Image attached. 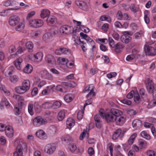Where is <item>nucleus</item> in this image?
I'll use <instances>...</instances> for the list:
<instances>
[{
  "instance_id": "obj_1",
  "label": "nucleus",
  "mask_w": 156,
  "mask_h": 156,
  "mask_svg": "<svg viewBox=\"0 0 156 156\" xmlns=\"http://www.w3.org/2000/svg\"><path fill=\"white\" fill-rule=\"evenodd\" d=\"M122 112L120 110L112 108L110 109V111L105 113L104 118L108 123L113 122H115L117 115H122Z\"/></svg>"
},
{
  "instance_id": "obj_2",
  "label": "nucleus",
  "mask_w": 156,
  "mask_h": 156,
  "mask_svg": "<svg viewBox=\"0 0 156 156\" xmlns=\"http://www.w3.org/2000/svg\"><path fill=\"white\" fill-rule=\"evenodd\" d=\"M145 83L147 91L150 93H152L153 97H154V94L156 93V87H154L152 80L147 78L145 80Z\"/></svg>"
},
{
  "instance_id": "obj_3",
  "label": "nucleus",
  "mask_w": 156,
  "mask_h": 156,
  "mask_svg": "<svg viewBox=\"0 0 156 156\" xmlns=\"http://www.w3.org/2000/svg\"><path fill=\"white\" fill-rule=\"evenodd\" d=\"M27 149V145L26 143L21 142L16 147V151L13 153V156H22L23 150Z\"/></svg>"
},
{
  "instance_id": "obj_4",
  "label": "nucleus",
  "mask_w": 156,
  "mask_h": 156,
  "mask_svg": "<svg viewBox=\"0 0 156 156\" xmlns=\"http://www.w3.org/2000/svg\"><path fill=\"white\" fill-rule=\"evenodd\" d=\"M144 51L146 54L148 55H156V49L150 46L146 45L145 46Z\"/></svg>"
},
{
  "instance_id": "obj_5",
  "label": "nucleus",
  "mask_w": 156,
  "mask_h": 156,
  "mask_svg": "<svg viewBox=\"0 0 156 156\" xmlns=\"http://www.w3.org/2000/svg\"><path fill=\"white\" fill-rule=\"evenodd\" d=\"M20 21V19L18 16L14 15L11 16L9 18V23L12 26L14 27L18 24Z\"/></svg>"
},
{
  "instance_id": "obj_6",
  "label": "nucleus",
  "mask_w": 156,
  "mask_h": 156,
  "mask_svg": "<svg viewBox=\"0 0 156 156\" xmlns=\"http://www.w3.org/2000/svg\"><path fill=\"white\" fill-rule=\"evenodd\" d=\"M46 121L41 116L36 117L33 120V124L36 126H39L45 123Z\"/></svg>"
},
{
  "instance_id": "obj_7",
  "label": "nucleus",
  "mask_w": 156,
  "mask_h": 156,
  "mask_svg": "<svg viewBox=\"0 0 156 156\" xmlns=\"http://www.w3.org/2000/svg\"><path fill=\"white\" fill-rule=\"evenodd\" d=\"M93 87V85L90 84L88 87H87L85 88L84 91H83L84 92L90 91L87 95L88 98L91 99L95 95V93L94 91Z\"/></svg>"
},
{
  "instance_id": "obj_8",
  "label": "nucleus",
  "mask_w": 156,
  "mask_h": 156,
  "mask_svg": "<svg viewBox=\"0 0 156 156\" xmlns=\"http://www.w3.org/2000/svg\"><path fill=\"white\" fill-rule=\"evenodd\" d=\"M73 31V29L71 26L65 25L60 27L59 30L61 33L66 34H71L72 30Z\"/></svg>"
},
{
  "instance_id": "obj_9",
  "label": "nucleus",
  "mask_w": 156,
  "mask_h": 156,
  "mask_svg": "<svg viewBox=\"0 0 156 156\" xmlns=\"http://www.w3.org/2000/svg\"><path fill=\"white\" fill-rule=\"evenodd\" d=\"M56 149V147L53 144H48L44 148V151L48 154H52Z\"/></svg>"
},
{
  "instance_id": "obj_10",
  "label": "nucleus",
  "mask_w": 156,
  "mask_h": 156,
  "mask_svg": "<svg viewBox=\"0 0 156 156\" xmlns=\"http://www.w3.org/2000/svg\"><path fill=\"white\" fill-rule=\"evenodd\" d=\"M36 135L38 138L42 140H46L48 138L47 134L41 129L38 130L36 132Z\"/></svg>"
},
{
  "instance_id": "obj_11",
  "label": "nucleus",
  "mask_w": 156,
  "mask_h": 156,
  "mask_svg": "<svg viewBox=\"0 0 156 156\" xmlns=\"http://www.w3.org/2000/svg\"><path fill=\"white\" fill-rule=\"evenodd\" d=\"M122 115H118L116 116L115 122L119 126H122L125 122L126 118L125 116H121Z\"/></svg>"
},
{
  "instance_id": "obj_12",
  "label": "nucleus",
  "mask_w": 156,
  "mask_h": 156,
  "mask_svg": "<svg viewBox=\"0 0 156 156\" xmlns=\"http://www.w3.org/2000/svg\"><path fill=\"white\" fill-rule=\"evenodd\" d=\"M76 4L81 9L84 10H87L88 9V6L87 3L82 1H77Z\"/></svg>"
},
{
  "instance_id": "obj_13",
  "label": "nucleus",
  "mask_w": 156,
  "mask_h": 156,
  "mask_svg": "<svg viewBox=\"0 0 156 156\" xmlns=\"http://www.w3.org/2000/svg\"><path fill=\"white\" fill-rule=\"evenodd\" d=\"M5 131L6 135L9 137H12L13 135V130L10 126H6L5 128Z\"/></svg>"
},
{
  "instance_id": "obj_14",
  "label": "nucleus",
  "mask_w": 156,
  "mask_h": 156,
  "mask_svg": "<svg viewBox=\"0 0 156 156\" xmlns=\"http://www.w3.org/2000/svg\"><path fill=\"white\" fill-rule=\"evenodd\" d=\"M94 120L97 127L98 129L100 128L102 125L101 121V117L99 114L96 115L95 116Z\"/></svg>"
},
{
  "instance_id": "obj_15",
  "label": "nucleus",
  "mask_w": 156,
  "mask_h": 156,
  "mask_svg": "<svg viewBox=\"0 0 156 156\" xmlns=\"http://www.w3.org/2000/svg\"><path fill=\"white\" fill-rule=\"evenodd\" d=\"M124 133V132L122 133L121 129H118L115 131L112 136V139L113 140H115L121 134L123 136Z\"/></svg>"
},
{
  "instance_id": "obj_16",
  "label": "nucleus",
  "mask_w": 156,
  "mask_h": 156,
  "mask_svg": "<svg viewBox=\"0 0 156 156\" xmlns=\"http://www.w3.org/2000/svg\"><path fill=\"white\" fill-rule=\"evenodd\" d=\"M43 57V53L41 52H37L36 54L34 55L35 61L37 62H41L42 59Z\"/></svg>"
},
{
  "instance_id": "obj_17",
  "label": "nucleus",
  "mask_w": 156,
  "mask_h": 156,
  "mask_svg": "<svg viewBox=\"0 0 156 156\" xmlns=\"http://www.w3.org/2000/svg\"><path fill=\"white\" fill-rule=\"evenodd\" d=\"M62 84L64 86L69 87H76V83L73 81H68L67 82H64Z\"/></svg>"
},
{
  "instance_id": "obj_18",
  "label": "nucleus",
  "mask_w": 156,
  "mask_h": 156,
  "mask_svg": "<svg viewBox=\"0 0 156 156\" xmlns=\"http://www.w3.org/2000/svg\"><path fill=\"white\" fill-rule=\"evenodd\" d=\"M15 90L16 93L18 94H21L25 93L28 90L23 87V86H18L16 87L15 88Z\"/></svg>"
},
{
  "instance_id": "obj_19",
  "label": "nucleus",
  "mask_w": 156,
  "mask_h": 156,
  "mask_svg": "<svg viewBox=\"0 0 156 156\" xmlns=\"http://www.w3.org/2000/svg\"><path fill=\"white\" fill-rule=\"evenodd\" d=\"M23 61L22 59L21 58H19L17 59L15 62V65L17 69L20 70L21 69L22 66L21 63Z\"/></svg>"
},
{
  "instance_id": "obj_20",
  "label": "nucleus",
  "mask_w": 156,
  "mask_h": 156,
  "mask_svg": "<svg viewBox=\"0 0 156 156\" xmlns=\"http://www.w3.org/2000/svg\"><path fill=\"white\" fill-rule=\"evenodd\" d=\"M46 61L48 63L53 64L55 63V60L54 57L51 55H48L45 58Z\"/></svg>"
},
{
  "instance_id": "obj_21",
  "label": "nucleus",
  "mask_w": 156,
  "mask_h": 156,
  "mask_svg": "<svg viewBox=\"0 0 156 156\" xmlns=\"http://www.w3.org/2000/svg\"><path fill=\"white\" fill-rule=\"evenodd\" d=\"M124 46L121 44L120 43H118L115 45V51L117 53H119L121 51V49H122Z\"/></svg>"
},
{
  "instance_id": "obj_22",
  "label": "nucleus",
  "mask_w": 156,
  "mask_h": 156,
  "mask_svg": "<svg viewBox=\"0 0 156 156\" xmlns=\"http://www.w3.org/2000/svg\"><path fill=\"white\" fill-rule=\"evenodd\" d=\"M142 122L140 120L136 119L134 120L132 122L133 127H139L142 125Z\"/></svg>"
},
{
  "instance_id": "obj_23",
  "label": "nucleus",
  "mask_w": 156,
  "mask_h": 156,
  "mask_svg": "<svg viewBox=\"0 0 156 156\" xmlns=\"http://www.w3.org/2000/svg\"><path fill=\"white\" fill-rule=\"evenodd\" d=\"M133 54L128 55L126 58V59L127 61H130L133 60L135 58V55L138 53V51H136L135 49H133L132 50Z\"/></svg>"
},
{
  "instance_id": "obj_24",
  "label": "nucleus",
  "mask_w": 156,
  "mask_h": 156,
  "mask_svg": "<svg viewBox=\"0 0 156 156\" xmlns=\"http://www.w3.org/2000/svg\"><path fill=\"white\" fill-rule=\"evenodd\" d=\"M50 15V12L49 10L46 9H43L40 14L42 18L44 19L46 17Z\"/></svg>"
},
{
  "instance_id": "obj_25",
  "label": "nucleus",
  "mask_w": 156,
  "mask_h": 156,
  "mask_svg": "<svg viewBox=\"0 0 156 156\" xmlns=\"http://www.w3.org/2000/svg\"><path fill=\"white\" fill-rule=\"evenodd\" d=\"M58 28L56 26L53 27L51 29L50 32H49L51 34V35L52 36L57 34L58 33Z\"/></svg>"
},
{
  "instance_id": "obj_26",
  "label": "nucleus",
  "mask_w": 156,
  "mask_h": 156,
  "mask_svg": "<svg viewBox=\"0 0 156 156\" xmlns=\"http://www.w3.org/2000/svg\"><path fill=\"white\" fill-rule=\"evenodd\" d=\"M33 69L32 66L28 64L23 69V72L26 73H30L32 71Z\"/></svg>"
},
{
  "instance_id": "obj_27",
  "label": "nucleus",
  "mask_w": 156,
  "mask_h": 156,
  "mask_svg": "<svg viewBox=\"0 0 156 156\" xmlns=\"http://www.w3.org/2000/svg\"><path fill=\"white\" fill-rule=\"evenodd\" d=\"M52 37L51 34L49 32L43 35V40L45 42H48L50 41Z\"/></svg>"
},
{
  "instance_id": "obj_28",
  "label": "nucleus",
  "mask_w": 156,
  "mask_h": 156,
  "mask_svg": "<svg viewBox=\"0 0 156 156\" xmlns=\"http://www.w3.org/2000/svg\"><path fill=\"white\" fill-rule=\"evenodd\" d=\"M26 46L28 51L29 52H32L33 44L32 42L29 41L26 43Z\"/></svg>"
},
{
  "instance_id": "obj_29",
  "label": "nucleus",
  "mask_w": 156,
  "mask_h": 156,
  "mask_svg": "<svg viewBox=\"0 0 156 156\" xmlns=\"http://www.w3.org/2000/svg\"><path fill=\"white\" fill-rule=\"evenodd\" d=\"M67 51H68V50H67L66 48H61L58 49H57L55 50V53L57 55H59L62 54H63L64 52Z\"/></svg>"
},
{
  "instance_id": "obj_30",
  "label": "nucleus",
  "mask_w": 156,
  "mask_h": 156,
  "mask_svg": "<svg viewBox=\"0 0 156 156\" xmlns=\"http://www.w3.org/2000/svg\"><path fill=\"white\" fill-rule=\"evenodd\" d=\"M18 24V25L15 27V30L18 31H22L24 27V23L20 21Z\"/></svg>"
},
{
  "instance_id": "obj_31",
  "label": "nucleus",
  "mask_w": 156,
  "mask_h": 156,
  "mask_svg": "<svg viewBox=\"0 0 156 156\" xmlns=\"http://www.w3.org/2000/svg\"><path fill=\"white\" fill-rule=\"evenodd\" d=\"M46 21L48 24L49 25L53 24L56 23L57 21V20L54 17H48L47 18Z\"/></svg>"
},
{
  "instance_id": "obj_32",
  "label": "nucleus",
  "mask_w": 156,
  "mask_h": 156,
  "mask_svg": "<svg viewBox=\"0 0 156 156\" xmlns=\"http://www.w3.org/2000/svg\"><path fill=\"white\" fill-rule=\"evenodd\" d=\"M63 85H58L56 86V90L62 92L66 93V88Z\"/></svg>"
},
{
  "instance_id": "obj_33",
  "label": "nucleus",
  "mask_w": 156,
  "mask_h": 156,
  "mask_svg": "<svg viewBox=\"0 0 156 156\" xmlns=\"http://www.w3.org/2000/svg\"><path fill=\"white\" fill-rule=\"evenodd\" d=\"M66 124L67 126L71 128L75 125V120L71 118H68L66 121Z\"/></svg>"
},
{
  "instance_id": "obj_34",
  "label": "nucleus",
  "mask_w": 156,
  "mask_h": 156,
  "mask_svg": "<svg viewBox=\"0 0 156 156\" xmlns=\"http://www.w3.org/2000/svg\"><path fill=\"white\" fill-rule=\"evenodd\" d=\"M136 135V133H134L131 136L128 140V144L129 145H131L133 144Z\"/></svg>"
},
{
  "instance_id": "obj_35",
  "label": "nucleus",
  "mask_w": 156,
  "mask_h": 156,
  "mask_svg": "<svg viewBox=\"0 0 156 156\" xmlns=\"http://www.w3.org/2000/svg\"><path fill=\"white\" fill-rule=\"evenodd\" d=\"M65 116V113L64 111H61L58 113V119L59 121L63 120Z\"/></svg>"
},
{
  "instance_id": "obj_36",
  "label": "nucleus",
  "mask_w": 156,
  "mask_h": 156,
  "mask_svg": "<svg viewBox=\"0 0 156 156\" xmlns=\"http://www.w3.org/2000/svg\"><path fill=\"white\" fill-rule=\"evenodd\" d=\"M22 86L23 87L25 88L26 90H28L29 89L30 87V82L28 80H24L22 83Z\"/></svg>"
},
{
  "instance_id": "obj_37",
  "label": "nucleus",
  "mask_w": 156,
  "mask_h": 156,
  "mask_svg": "<svg viewBox=\"0 0 156 156\" xmlns=\"http://www.w3.org/2000/svg\"><path fill=\"white\" fill-rule=\"evenodd\" d=\"M121 41L123 43L127 44L130 42L132 39L131 37H129L128 38H127L126 36H124V37H121Z\"/></svg>"
},
{
  "instance_id": "obj_38",
  "label": "nucleus",
  "mask_w": 156,
  "mask_h": 156,
  "mask_svg": "<svg viewBox=\"0 0 156 156\" xmlns=\"http://www.w3.org/2000/svg\"><path fill=\"white\" fill-rule=\"evenodd\" d=\"M144 20L145 23L148 24L149 23L150 20L149 16H148V11L147 10H145L144 12Z\"/></svg>"
},
{
  "instance_id": "obj_39",
  "label": "nucleus",
  "mask_w": 156,
  "mask_h": 156,
  "mask_svg": "<svg viewBox=\"0 0 156 156\" xmlns=\"http://www.w3.org/2000/svg\"><path fill=\"white\" fill-rule=\"evenodd\" d=\"M141 136L144 138L148 140H149L151 138L150 135L147 134V133L145 131H143L141 133Z\"/></svg>"
},
{
  "instance_id": "obj_40",
  "label": "nucleus",
  "mask_w": 156,
  "mask_h": 156,
  "mask_svg": "<svg viewBox=\"0 0 156 156\" xmlns=\"http://www.w3.org/2000/svg\"><path fill=\"white\" fill-rule=\"evenodd\" d=\"M42 107L46 109H48L52 107V104L48 102L44 103L42 105Z\"/></svg>"
},
{
  "instance_id": "obj_41",
  "label": "nucleus",
  "mask_w": 156,
  "mask_h": 156,
  "mask_svg": "<svg viewBox=\"0 0 156 156\" xmlns=\"http://www.w3.org/2000/svg\"><path fill=\"white\" fill-rule=\"evenodd\" d=\"M73 98L72 94H67L65 96L64 100L67 102H69L72 100Z\"/></svg>"
},
{
  "instance_id": "obj_42",
  "label": "nucleus",
  "mask_w": 156,
  "mask_h": 156,
  "mask_svg": "<svg viewBox=\"0 0 156 156\" xmlns=\"http://www.w3.org/2000/svg\"><path fill=\"white\" fill-rule=\"evenodd\" d=\"M109 44L112 48H114L115 47V42L111 37H109L108 39Z\"/></svg>"
},
{
  "instance_id": "obj_43",
  "label": "nucleus",
  "mask_w": 156,
  "mask_h": 156,
  "mask_svg": "<svg viewBox=\"0 0 156 156\" xmlns=\"http://www.w3.org/2000/svg\"><path fill=\"white\" fill-rule=\"evenodd\" d=\"M69 148L70 151L72 152L75 151L77 148L76 145L73 144H69Z\"/></svg>"
},
{
  "instance_id": "obj_44",
  "label": "nucleus",
  "mask_w": 156,
  "mask_h": 156,
  "mask_svg": "<svg viewBox=\"0 0 156 156\" xmlns=\"http://www.w3.org/2000/svg\"><path fill=\"white\" fill-rule=\"evenodd\" d=\"M61 105V103L59 101H56L52 104V107L54 109H57L60 107Z\"/></svg>"
},
{
  "instance_id": "obj_45",
  "label": "nucleus",
  "mask_w": 156,
  "mask_h": 156,
  "mask_svg": "<svg viewBox=\"0 0 156 156\" xmlns=\"http://www.w3.org/2000/svg\"><path fill=\"white\" fill-rule=\"evenodd\" d=\"M87 133V135L86 136L87 138L89 137V133H87V130H84L83 132L81 134L80 136V140H83L85 135L86 134V133Z\"/></svg>"
},
{
  "instance_id": "obj_46",
  "label": "nucleus",
  "mask_w": 156,
  "mask_h": 156,
  "mask_svg": "<svg viewBox=\"0 0 156 156\" xmlns=\"http://www.w3.org/2000/svg\"><path fill=\"white\" fill-rule=\"evenodd\" d=\"M36 19H34L30 20L29 23L31 26L36 28Z\"/></svg>"
},
{
  "instance_id": "obj_47",
  "label": "nucleus",
  "mask_w": 156,
  "mask_h": 156,
  "mask_svg": "<svg viewBox=\"0 0 156 156\" xmlns=\"http://www.w3.org/2000/svg\"><path fill=\"white\" fill-rule=\"evenodd\" d=\"M140 98V96L137 91L135 92L134 95V100L135 102H138Z\"/></svg>"
},
{
  "instance_id": "obj_48",
  "label": "nucleus",
  "mask_w": 156,
  "mask_h": 156,
  "mask_svg": "<svg viewBox=\"0 0 156 156\" xmlns=\"http://www.w3.org/2000/svg\"><path fill=\"white\" fill-rule=\"evenodd\" d=\"M36 28L41 27L44 24L43 21L40 19H36Z\"/></svg>"
},
{
  "instance_id": "obj_49",
  "label": "nucleus",
  "mask_w": 156,
  "mask_h": 156,
  "mask_svg": "<svg viewBox=\"0 0 156 156\" xmlns=\"http://www.w3.org/2000/svg\"><path fill=\"white\" fill-rule=\"evenodd\" d=\"M33 105L32 104H29L28 107V111L29 113L31 115L34 114L33 111Z\"/></svg>"
},
{
  "instance_id": "obj_50",
  "label": "nucleus",
  "mask_w": 156,
  "mask_h": 156,
  "mask_svg": "<svg viewBox=\"0 0 156 156\" xmlns=\"http://www.w3.org/2000/svg\"><path fill=\"white\" fill-rule=\"evenodd\" d=\"M21 111V110L20 108L17 107H15L14 112L16 115H19L20 114Z\"/></svg>"
},
{
  "instance_id": "obj_51",
  "label": "nucleus",
  "mask_w": 156,
  "mask_h": 156,
  "mask_svg": "<svg viewBox=\"0 0 156 156\" xmlns=\"http://www.w3.org/2000/svg\"><path fill=\"white\" fill-rule=\"evenodd\" d=\"M116 16L119 20L122 19L123 14L121 11H118L116 14Z\"/></svg>"
},
{
  "instance_id": "obj_52",
  "label": "nucleus",
  "mask_w": 156,
  "mask_h": 156,
  "mask_svg": "<svg viewBox=\"0 0 156 156\" xmlns=\"http://www.w3.org/2000/svg\"><path fill=\"white\" fill-rule=\"evenodd\" d=\"M135 92L133 90L131 91L127 95L126 98L129 99H130L134 96Z\"/></svg>"
},
{
  "instance_id": "obj_53",
  "label": "nucleus",
  "mask_w": 156,
  "mask_h": 156,
  "mask_svg": "<svg viewBox=\"0 0 156 156\" xmlns=\"http://www.w3.org/2000/svg\"><path fill=\"white\" fill-rule=\"evenodd\" d=\"M143 33V32L140 30L138 32H136L134 35V38L137 39L138 37L141 36L142 34Z\"/></svg>"
},
{
  "instance_id": "obj_54",
  "label": "nucleus",
  "mask_w": 156,
  "mask_h": 156,
  "mask_svg": "<svg viewBox=\"0 0 156 156\" xmlns=\"http://www.w3.org/2000/svg\"><path fill=\"white\" fill-rule=\"evenodd\" d=\"M121 102L123 104H126L128 105H130L132 104V102L131 101L126 99H124Z\"/></svg>"
},
{
  "instance_id": "obj_55",
  "label": "nucleus",
  "mask_w": 156,
  "mask_h": 156,
  "mask_svg": "<svg viewBox=\"0 0 156 156\" xmlns=\"http://www.w3.org/2000/svg\"><path fill=\"white\" fill-rule=\"evenodd\" d=\"M117 75V73L116 72H112L108 74L107 75V77L109 79H111L113 77H115Z\"/></svg>"
},
{
  "instance_id": "obj_56",
  "label": "nucleus",
  "mask_w": 156,
  "mask_h": 156,
  "mask_svg": "<svg viewBox=\"0 0 156 156\" xmlns=\"http://www.w3.org/2000/svg\"><path fill=\"white\" fill-rule=\"evenodd\" d=\"M83 111H80L77 113V118L78 119H81L83 116Z\"/></svg>"
},
{
  "instance_id": "obj_57",
  "label": "nucleus",
  "mask_w": 156,
  "mask_h": 156,
  "mask_svg": "<svg viewBox=\"0 0 156 156\" xmlns=\"http://www.w3.org/2000/svg\"><path fill=\"white\" fill-rule=\"evenodd\" d=\"M129 8L131 11L134 13L136 12L137 11L136 8L135 7V5L134 4H131V6H129Z\"/></svg>"
},
{
  "instance_id": "obj_58",
  "label": "nucleus",
  "mask_w": 156,
  "mask_h": 156,
  "mask_svg": "<svg viewBox=\"0 0 156 156\" xmlns=\"http://www.w3.org/2000/svg\"><path fill=\"white\" fill-rule=\"evenodd\" d=\"M50 130L51 133L54 134L56 132V128L54 126L52 125L51 126Z\"/></svg>"
},
{
  "instance_id": "obj_59",
  "label": "nucleus",
  "mask_w": 156,
  "mask_h": 156,
  "mask_svg": "<svg viewBox=\"0 0 156 156\" xmlns=\"http://www.w3.org/2000/svg\"><path fill=\"white\" fill-rule=\"evenodd\" d=\"M148 156H156L155 152L153 150H150L147 152Z\"/></svg>"
},
{
  "instance_id": "obj_60",
  "label": "nucleus",
  "mask_w": 156,
  "mask_h": 156,
  "mask_svg": "<svg viewBox=\"0 0 156 156\" xmlns=\"http://www.w3.org/2000/svg\"><path fill=\"white\" fill-rule=\"evenodd\" d=\"M10 80L11 82H15L18 80V79L16 76L13 75L10 77Z\"/></svg>"
},
{
  "instance_id": "obj_61",
  "label": "nucleus",
  "mask_w": 156,
  "mask_h": 156,
  "mask_svg": "<svg viewBox=\"0 0 156 156\" xmlns=\"http://www.w3.org/2000/svg\"><path fill=\"white\" fill-rule=\"evenodd\" d=\"M25 49L24 48H21L20 47L18 51L16 52L15 54L12 55H11V56H15V55H17L19 53H20L21 52H23L25 50Z\"/></svg>"
},
{
  "instance_id": "obj_62",
  "label": "nucleus",
  "mask_w": 156,
  "mask_h": 156,
  "mask_svg": "<svg viewBox=\"0 0 156 156\" xmlns=\"http://www.w3.org/2000/svg\"><path fill=\"white\" fill-rule=\"evenodd\" d=\"M0 143L2 145H4L5 144L6 140L4 136H1L0 137Z\"/></svg>"
},
{
  "instance_id": "obj_63",
  "label": "nucleus",
  "mask_w": 156,
  "mask_h": 156,
  "mask_svg": "<svg viewBox=\"0 0 156 156\" xmlns=\"http://www.w3.org/2000/svg\"><path fill=\"white\" fill-rule=\"evenodd\" d=\"M34 106L35 110L36 111H38L40 108V106L37 102H35L34 104Z\"/></svg>"
},
{
  "instance_id": "obj_64",
  "label": "nucleus",
  "mask_w": 156,
  "mask_h": 156,
  "mask_svg": "<svg viewBox=\"0 0 156 156\" xmlns=\"http://www.w3.org/2000/svg\"><path fill=\"white\" fill-rule=\"evenodd\" d=\"M68 62V60L67 59H66L65 58H62L61 59L60 63L63 65H66Z\"/></svg>"
}]
</instances>
